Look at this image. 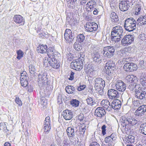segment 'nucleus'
I'll use <instances>...</instances> for the list:
<instances>
[{"mask_svg": "<svg viewBox=\"0 0 146 146\" xmlns=\"http://www.w3.org/2000/svg\"><path fill=\"white\" fill-rule=\"evenodd\" d=\"M120 121L121 125L125 131L127 130L129 126H133L137 122L136 119L131 117L123 116L120 119Z\"/></svg>", "mask_w": 146, "mask_h": 146, "instance_id": "1", "label": "nucleus"}, {"mask_svg": "<svg viewBox=\"0 0 146 146\" xmlns=\"http://www.w3.org/2000/svg\"><path fill=\"white\" fill-rule=\"evenodd\" d=\"M115 64L112 60H109L106 64V78L109 81L111 80L113 78V70L114 68Z\"/></svg>", "mask_w": 146, "mask_h": 146, "instance_id": "2", "label": "nucleus"}, {"mask_svg": "<svg viewBox=\"0 0 146 146\" xmlns=\"http://www.w3.org/2000/svg\"><path fill=\"white\" fill-rule=\"evenodd\" d=\"M136 21L133 18H130L125 21L124 27L127 31L131 32L135 29L136 25Z\"/></svg>", "mask_w": 146, "mask_h": 146, "instance_id": "3", "label": "nucleus"}, {"mask_svg": "<svg viewBox=\"0 0 146 146\" xmlns=\"http://www.w3.org/2000/svg\"><path fill=\"white\" fill-rule=\"evenodd\" d=\"M38 86L41 89H44L47 86L48 79L46 73H43L39 74L37 81Z\"/></svg>", "mask_w": 146, "mask_h": 146, "instance_id": "4", "label": "nucleus"}, {"mask_svg": "<svg viewBox=\"0 0 146 146\" xmlns=\"http://www.w3.org/2000/svg\"><path fill=\"white\" fill-rule=\"evenodd\" d=\"M135 95L137 99L140 100H145L146 98V88L145 87H139L135 89Z\"/></svg>", "mask_w": 146, "mask_h": 146, "instance_id": "5", "label": "nucleus"}, {"mask_svg": "<svg viewBox=\"0 0 146 146\" xmlns=\"http://www.w3.org/2000/svg\"><path fill=\"white\" fill-rule=\"evenodd\" d=\"M115 48L112 46H108L104 47L102 52L104 57L110 58L114 55Z\"/></svg>", "mask_w": 146, "mask_h": 146, "instance_id": "6", "label": "nucleus"}, {"mask_svg": "<svg viewBox=\"0 0 146 146\" xmlns=\"http://www.w3.org/2000/svg\"><path fill=\"white\" fill-rule=\"evenodd\" d=\"M81 58H78L75 60L70 64V66L72 68L77 71L81 70L83 67V62Z\"/></svg>", "mask_w": 146, "mask_h": 146, "instance_id": "7", "label": "nucleus"}, {"mask_svg": "<svg viewBox=\"0 0 146 146\" xmlns=\"http://www.w3.org/2000/svg\"><path fill=\"white\" fill-rule=\"evenodd\" d=\"M98 28V25L97 24L94 22H87L85 27L86 31L89 32L96 31Z\"/></svg>", "mask_w": 146, "mask_h": 146, "instance_id": "8", "label": "nucleus"}, {"mask_svg": "<svg viewBox=\"0 0 146 146\" xmlns=\"http://www.w3.org/2000/svg\"><path fill=\"white\" fill-rule=\"evenodd\" d=\"M64 38L68 42H72L74 38V34L71 30L66 29L64 34Z\"/></svg>", "mask_w": 146, "mask_h": 146, "instance_id": "9", "label": "nucleus"}, {"mask_svg": "<svg viewBox=\"0 0 146 146\" xmlns=\"http://www.w3.org/2000/svg\"><path fill=\"white\" fill-rule=\"evenodd\" d=\"M133 40V37L132 35H126L121 40L122 44L125 46H127L131 44Z\"/></svg>", "mask_w": 146, "mask_h": 146, "instance_id": "10", "label": "nucleus"}, {"mask_svg": "<svg viewBox=\"0 0 146 146\" xmlns=\"http://www.w3.org/2000/svg\"><path fill=\"white\" fill-rule=\"evenodd\" d=\"M123 68L126 72H132L137 70V65L132 62L127 63L124 65Z\"/></svg>", "mask_w": 146, "mask_h": 146, "instance_id": "11", "label": "nucleus"}, {"mask_svg": "<svg viewBox=\"0 0 146 146\" xmlns=\"http://www.w3.org/2000/svg\"><path fill=\"white\" fill-rule=\"evenodd\" d=\"M123 28L119 26H117L113 27L111 32V35H117L120 37L123 36Z\"/></svg>", "mask_w": 146, "mask_h": 146, "instance_id": "12", "label": "nucleus"}, {"mask_svg": "<svg viewBox=\"0 0 146 146\" xmlns=\"http://www.w3.org/2000/svg\"><path fill=\"white\" fill-rule=\"evenodd\" d=\"M51 121L50 117L49 116L46 117L44 121L43 129L46 133H48L51 129Z\"/></svg>", "mask_w": 146, "mask_h": 146, "instance_id": "13", "label": "nucleus"}, {"mask_svg": "<svg viewBox=\"0 0 146 146\" xmlns=\"http://www.w3.org/2000/svg\"><path fill=\"white\" fill-rule=\"evenodd\" d=\"M108 97L111 99H117L119 96L118 92L116 90L112 89L108 90Z\"/></svg>", "mask_w": 146, "mask_h": 146, "instance_id": "14", "label": "nucleus"}, {"mask_svg": "<svg viewBox=\"0 0 146 146\" xmlns=\"http://www.w3.org/2000/svg\"><path fill=\"white\" fill-rule=\"evenodd\" d=\"M116 89L119 91H124L126 89V85L121 80L117 81L115 85Z\"/></svg>", "mask_w": 146, "mask_h": 146, "instance_id": "15", "label": "nucleus"}, {"mask_svg": "<svg viewBox=\"0 0 146 146\" xmlns=\"http://www.w3.org/2000/svg\"><path fill=\"white\" fill-rule=\"evenodd\" d=\"M146 111V106L143 105L139 106L135 111V114L137 116H140L143 115Z\"/></svg>", "mask_w": 146, "mask_h": 146, "instance_id": "16", "label": "nucleus"}, {"mask_svg": "<svg viewBox=\"0 0 146 146\" xmlns=\"http://www.w3.org/2000/svg\"><path fill=\"white\" fill-rule=\"evenodd\" d=\"M67 135L70 139H72L75 136L76 133H77V130L75 131L73 127H68L66 129Z\"/></svg>", "mask_w": 146, "mask_h": 146, "instance_id": "17", "label": "nucleus"}, {"mask_svg": "<svg viewBox=\"0 0 146 146\" xmlns=\"http://www.w3.org/2000/svg\"><path fill=\"white\" fill-rule=\"evenodd\" d=\"M121 102L119 100H114L111 103L110 108H112L115 110L119 109L121 107Z\"/></svg>", "mask_w": 146, "mask_h": 146, "instance_id": "18", "label": "nucleus"}, {"mask_svg": "<svg viewBox=\"0 0 146 146\" xmlns=\"http://www.w3.org/2000/svg\"><path fill=\"white\" fill-rule=\"evenodd\" d=\"M64 118L66 120L71 119L73 117L72 112L70 110H66L63 111L62 114Z\"/></svg>", "mask_w": 146, "mask_h": 146, "instance_id": "19", "label": "nucleus"}, {"mask_svg": "<svg viewBox=\"0 0 146 146\" xmlns=\"http://www.w3.org/2000/svg\"><path fill=\"white\" fill-rule=\"evenodd\" d=\"M46 53L50 59L56 56L57 52L53 47H49L47 49Z\"/></svg>", "mask_w": 146, "mask_h": 146, "instance_id": "20", "label": "nucleus"}, {"mask_svg": "<svg viewBox=\"0 0 146 146\" xmlns=\"http://www.w3.org/2000/svg\"><path fill=\"white\" fill-rule=\"evenodd\" d=\"M94 88L102 86L104 87L105 86V82L101 78H96L95 80Z\"/></svg>", "mask_w": 146, "mask_h": 146, "instance_id": "21", "label": "nucleus"}, {"mask_svg": "<svg viewBox=\"0 0 146 146\" xmlns=\"http://www.w3.org/2000/svg\"><path fill=\"white\" fill-rule=\"evenodd\" d=\"M50 65L54 68L57 69L60 66V62L58 60H57L56 58H52L50 59Z\"/></svg>", "mask_w": 146, "mask_h": 146, "instance_id": "22", "label": "nucleus"}, {"mask_svg": "<svg viewBox=\"0 0 146 146\" xmlns=\"http://www.w3.org/2000/svg\"><path fill=\"white\" fill-rule=\"evenodd\" d=\"M106 113L105 110L103 108L99 107L95 110V115L97 117H102Z\"/></svg>", "mask_w": 146, "mask_h": 146, "instance_id": "23", "label": "nucleus"}, {"mask_svg": "<svg viewBox=\"0 0 146 146\" xmlns=\"http://www.w3.org/2000/svg\"><path fill=\"white\" fill-rule=\"evenodd\" d=\"M13 20L16 23L21 24V25L24 24L25 21L23 17L20 15H15L13 17Z\"/></svg>", "mask_w": 146, "mask_h": 146, "instance_id": "24", "label": "nucleus"}, {"mask_svg": "<svg viewBox=\"0 0 146 146\" xmlns=\"http://www.w3.org/2000/svg\"><path fill=\"white\" fill-rule=\"evenodd\" d=\"M47 45L40 44L37 47L36 50L38 53L44 54L46 52L47 49Z\"/></svg>", "mask_w": 146, "mask_h": 146, "instance_id": "25", "label": "nucleus"}, {"mask_svg": "<svg viewBox=\"0 0 146 146\" xmlns=\"http://www.w3.org/2000/svg\"><path fill=\"white\" fill-rule=\"evenodd\" d=\"M124 1L123 0L120 2L119 3V8L122 11H125L127 10L129 7L127 5Z\"/></svg>", "mask_w": 146, "mask_h": 146, "instance_id": "26", "label": "nucleus"}, {"mask_svg": "<svg viewBox=\"0 0 146 146\" xmlns=\"http://www.w3.org/2000/svg\"><path fill=\"white\" fill-rule=\"evenodd\" d=\"M99 53L96 52L92 55V57L94 61L98 63H100L101 62V59Z\"/></svg>", "mask_w": 146, "mask_h": 146, "instance_id": "27", "label": "nucleus"}, {"mask_svg": "<svg viewBox=\"0 0 146 146\" xmlns=\"http://www.w3.org/2000/svg\"><path fill=\"white\" fill-rule=\"evenodd\" d=\"M110 16L111 20L112 22L117 23L119 20L118 16L115 12H112L110 14Z\"/></svg>", "mask_w": 146, "mask_h": 146, "instance_id": "28", "label": "nucleus"}, {"mask_svg": "<svg viewBox=\"0 0 146 146\" xmlns=\"http://www.w3.org/2000/svg\"><path fill=\"white\" fill-rule=\"evenodd\" d=\"M103 106L106 108L108 111H110L111 109L110 108L111 104L107 100H103L101 102Z\"/></svg>", "mask_w": 146, "mask_h": 146, "instance_id": "29", "label": "nucleus"}, {"mask_svg": "<svg viewBox=\"0 0 146 146\" xmlns=\"http://www.w3.org/2000/svg\"><path fill=\"white\" fill-rule=\"evenodd\" d=\"M124 141L125 142L126 144H129L132 143H133L134 141V137L131 135H129L126 137L124 139Z\"/></svg>", "mask_w": 146, "mask_h": 146, "instance_id": "30", "label": "nucleus"}, {"mask_svg": "<svg viewBox=\"0 0 146 146\" xmlns=\"http://www.w3.org/2000/svg\"><path fill=\"white\" fill-rule=\"evenodd\" d=\"M137 78L133 75H129L126 76V79L127 82L130 83H133L137 80Z\"/></svg>", "mask_w": 146, "mask_h": 146, "instance_id": "31", "label": "nucleus"}, {"mask_svg": "<svg viewBox=\"0 0 146 146\" xmlns=\"http://www.w3.org/2000/svg\"><path fill=\"white\" fill-rule=\"evenodd\" d=\"M75 90V88L72 86H68L66 88V92L69 94H73Z\"/></svg>", "mask_w": 146, "mask_h": 146, "instance_id": "32", "label": "nucleus"}, {"mask_svg": "<svg viewBox=\"0 0 146 146\" xmlns=\"http://www.w3.org/2000/svg\"><path fill=\"white\" fill-rule=\"evenodd\" d=\"M140 133L146 135V122L142 124L139 129Z\"/></svg>", "mask_w": 146, "mask_h": 146, "instance_id": "33", "label": "nucleus"}, {"mask_svg": "<svg viewBox=\"0 0 146 146\" xmlns=\"http://www.w3.org/2000/svg\"><path fill=\"white\" fill-rule=\"evenodd\" d=\"M86 127L85 126L83 127L82 126H80L79 128V131H77V134L78 135L83 137L85 135V133L86 130Z\"/></svg>", "mask_w": 146, "mask_h": 146, "instance_id": "34", "label": "nucleus"}, {"mask_svg": "<svg viewBox=\"0 0 146 146\" xmlns=\"http://www.w3.org/2000/svg\"><path fill=\"white\" fill-rule=\"evenodd\" d=\"M137 21H140V25L141 26L146 24V15L141 16L138 18Z\"/></svg>", "mask_w": 146, "mask_h": 146, "instance_id": "35", "label": "nucleus"}, {"mask_svg": "<svg viewBox=\"0 0 146 146\" xmlns=\"http://www.w3.org/2000/svg\"><path fill=\"white\" fill-rule=\"evenodd\" d=\"M67 2V6L69 7L73 8L76 3L77 0H66Z\"/></svg>", "mask_w": 146, "mask_h": 146, "instance_id": "36", "label": "nucleus"}, {"mask_svg": "<svg viewBox=\"0 0 146 146\" xmlns=\"http://www.w3.org/2000/svg\"><path fill=\"white\" fill-rule=\"evenodd\" d=\"M115 139V138L113 137V136L111 135L110 136L106 137L105 139V141L106 143H111Z\"/></svg>", "mask_w": 146, "mask_h": 146, "instance_id": "37", "label": "nucleus"}, {"mask_svg": "<svg viewBox=\"0 0 146 146\" xmlns=\"http://www.w3.org/2000/svg\"><path fill=\"white\" fill-rule=\"evenodd\" d=\"M121 37L117 35H111V40L112 41H114L115 42H118L120 40V38Z\"/></svg>", "mask_w": 146, "mask_h": 146, "instance_id": "38", "label": "nucleus"}, {"mask_svg": "<svg viewBox=\"0 0 146 146\" xmlns=\"http://www.w3.org/2000/svg\"><path fill=\"white\" fill-rule=\"evenodd\" d=\"M29 70L30 73L32 74H34L36 70L35 66L32 64L29 65Z\"/></svg>", "mask_w": 146, "mask_h": 146, "instance_id": "39", "label": "nucleus"}, {"mask_svg": "<svg viewBox=\"0 0 146 146\" xmlns=\"http://www.w3.org/2000/svg\"><path fill=\"white\" fill-rule=\"evenodd\" d=\"M85 39V36L83 34H80L77 36V40L80 43L82 42Z\"/></svg>", "mask_w": 146, "mask_h": 146, "instance_id": "40", "label": "nucleus"}, {"mask_svg": "<svg viewBox=\"0 0 146 146\" xmlns=\"http://www.w3.org/2000/svg\"><path fill=\"white\" fill-rule=\"evenodd\" d=\"M70 102L71 105L74 107L78 106L79 104V101L76 99H72Z\"/></svg>", "mask_w": 146, "mask_h": 146, "instance_id": "41", "label": "nucleus"}, {"mask_svg": "<svg viewBox=\"0 0 146 146\" xmlns=\"http://www.w3.org/2000/svg\"><path fill=\"white\" fill-rule=\"evenodd\" d=\"M143 76L140 79L141 84L143 86H146V75L144 74Z\"/></svg>", "mask_w": 146, "mask_h": 146, "instance_id": "42", "label": "nucleus"}, {"mask_svg": "<svg viewBox=\"0 0 146 146\" xmlns=\"http://www.w3.org/2000/svg\"><path fill=\"white\" fill-rule=\"evenodd\" d=\"M88 104L92 106L95 103L93 98L91 97H88L86 100Z\"/></svg>", "mask_w": 146, "mask_h": 146, "instance_id": "43", "label": "nucleus"}, {"mask_svg": "<svg viewBox=\"0 0 146 146\" xmlns=\"http://www.w3.org/2000/svg\"><path fill=\"white\" fill-rule=\"evenodd\" d=\"M141 7V3L135 6V14L136 15H138L140 13Z\"/></svg>", "mask_w": 146, "mask_h": 146, "instance_id": "44", "label": "nucleus"}, {"mask_svg": "<svg viewBox=\"0 0 146 146\" xmlns=\"http://www.w3.org/2000/svg\"><path fill=\"white\" fill-rule=\"evenodd\" d=\"M27 74L25 71H23L21 73L20 77V80H26L27 79Z\"/></svg>", "mask_w": 146, "mask_h": 146, "instance_id": "45", "label": "nucleus"}, {"mask_svg": "<svg viewBox=\"0 0 146 146\" xmlns=\"http://www.w3.org/2000/svg\"><path fill=\"white\" fill-rule=\"evenodd\" d=\"M103 87L101 86L100 87H97L95 88V90L97 92L99 93L101 95H102L104 94Z\"/></svg>", "mask_w": 146, "mask_h": 146, "instance_id": "46", "label": "nucleus"}, {"mask_svg": "<svg viewBox=\"0 0 146 146\" xmlns=\"http://www.w3.org/2000/svg\"><path fill=\"white\" fill-rule=\"evenodd\" d=\"M17 58L19 60H20L23 57L24 54L23 52L20 50H17Z\"/></svg>", "mask_w": 146, "mask_h": 146, "instance_id": "47", "label": "nucleus"}, {"mask_svg": "<svg viewBox=\"0 0 146 146\" xmlns=\"http://www.w3.org/2000/svg\"><path fill=\"white\" fill-rule=\"evenodd\" d=\"M138 87H139V86L134 83L130 84L128 87L129 89L131 91H133L135 88Z\"/></svg>", "mask_w": 146, "mask_h": 146, "instance_id": "48", "label": "nucleus"}, {"mask_svg": "<svg viewBox=\"0 0 146 146\" xmlns=\"http://www.w3.org/2000/svg\"><path fill=\"white\" fill-rule=\"evenodd\" d=\"M50 60L49 58H48L45 57L43 60V62L44 66H48V64L50 65Z\"/></svg>", "mask_w": 146, "mask_h": 146, "instance_id": "49", "label": "nucleus"}, {"mask_svg": "<svg viewBox=\"0 0 146 146\" xmlns=\"http://www.w3.org/2000/svg\"><path fill=\"white\" fill-rule=\"evenodd\" d=\"M74 49L78 51H80L82 49V47L80 44H77L76 43H75L74 44Z\"/></svg>", "mask_w": 146, "mask_h": 146, "instance_id": "50", "label": "nucleus"}, {"mask_svg": "<svg viewBox=\"0 0 146 146\" xmlns=\"http://www.w3.org/2000/svg\"><path fill=\"white\" fill-rule=\"evenodd\" d=\"M62 140L61 138L59 137L56 138V143L59 146H61Z\"/></svg>", "mask_w": 146, "mask_h": 146, "instance_id": "51", "label": "nucleus"}, {"mask_svg": "<svg viewBox=\"0 0 146 146\" xmlns=\"http://www.w3.org/2000/svg\"><path fill=\"white\" fill-rule=\"evenodd\" d=\"M15 102L19 106L22 105V102L18 97H16L15 100Z\"/></svg>", "mask_w": 146, "mask_h": 146, "instance_id": "52", "label": "nucleus"}, {"mask_svg": "<svg viewBox=\"0 0 146 146\" xmlns=\"http://www.w3.org/2000/svg\"><path fill=\"white\" fill-rule=\"evenodd\" d=\"M27 82H28L27 80H20V82L21 86L24 87H26L27 85Z\"/></svg>", "mask_w": 146, "mask_h": 146, "instance_id": "53", "label": "nucleus"}, {"mask_svg": "<svg viewBox=\"0 0 146 146\" xmlns=\"http://www.w3.org/2000/svg\"><path fill=\"white\" fill-rule=\"evenodd\" d=\"M124 2L129 7L132 5V4L131 3V0H123Z\"/></svg>", "mask_w": 146, "mask_h": 146, "instance_id": "54", "label": "nucleus"}, {"mask_svg": "<svg viewBox=\"0 0 146 146\" xmlns=\"http://www.w3.org/2000/svg\"><path fill=\"white\" fill-rule=\"evenodd\" d=\"M137 0H131V3L132 4V5H135L136 6L137 5L140 4L141 2H137Z\"/></svg>", "mask_w": 146, "mask_h": 146, "instance_id": "55", "label": "nucleus"}, {"mask_svg": "<svg viewBox=\"0 0 146 146\" xmlns=\"http://www.w3.org/2000/svg\"><path fill=\"white\" fill-rule=\"evenodd\" d=\"M118 54L119 55L121 56H124L125 55V51L123 50H121L120 51H118Z\"/></svg>", "mask_w": 146, "mask_h": 146, "instance_id": "56", "label": "nucleus"}, {"mask_svg": "<svg viewBox=\"0 0 146 146\" xmlns=\"http://www.w3.org/2000/svg\"><path fill=\"white\" fill-rule=\"evenodd\" d=\"M106 126L104 125H103L102 127V134L103 135H104L106 134Z\"/></svg>", "mask_w": 146, "mask_h": 146, "instance_id": "57", "label": "nucleus"}, {"mask_svg": "<svg viewBox=\"0 0 146 146\" xmlns=\"http://www.w3.org/2000/svg\"><path fill=\"white\" fill-rule=\"evenodd\" d=\"M74 73L71 71L70 76V77L68 78V80L71 81L73 80L74 78Z\"/></svg>", "mask_w": 146, "mask_h": 146, "instance_id": "58", "label": "nucleus"}, {"mask_svg": "<svg viewBox=\"0 0 146 146\" xmlns=\"http://www.w3.org/2000/svg\"><path fill=\"white\" fill-rule=\"evenodd\" d=\"M85 87V85H80L78 87L77 89L78 91H80L83 90Z\"/></svg>", "mask_w": 146, "mask_h": 146, "instance_id": "59", "label": "nucleus"}, {"mask_svg": "<svg viewBox=\"0 0 146 146\" xmlns=\"http://www.w3.org/2000/svg\"><path fill=\"white\" fill-rule=\"evenodd\" d=\"M67 141L68 139L66 138H64V140L62 142L63 146H68V143Z\"/></svg>", "mask_w": 146, "mask_h": 146, "instance_id": "60", "label": "nucleus"}, {"mask_svg": "<svg viewBox=\"0 0 146 146\" xmlns=\"http://www.w3.org/2000/svg\"><path fill=\"white\" fill-rule=\"evenodd\" d=\"M80 57L79 58H81V59H82V62L84 60V57L85 56V53L84 52H80Z\"/></svg>", "mask_w": 146, "mask_h": 146, "instance_id": "61", "label": "nucleus"}, {"mask_svg": "<svg viewBox=\"0 0 146 146\" xmlns=\"http://www.w3.org/2000/svg\"><path fill=\"white\" fill-rule=\"evenodd\" d=\"M89 146H100V145L96 142H93L91 143Z\"/></svg>", "mask_w": 146, "mask_h": 146, "instance_id": "62", "label": "nucleus"}, {"mask_svg": "<svg viewBox=\"0 0 146 146\" xmlns=\"http://www.w3.org/2000/svg\"><path fill=\"white\" fill-rule=\"evenodd\" d=\"M133 103L134 106H139L140 104L139 101L138 100H135L133 102Z\"/></svg>", "mask_w": 146, "mask_h": 146, "instance_id": "63", "label": "nucleus"}, {"mask_svg": "<svg viewBox=\"0 0 146 146\" xmlns=\"http://www.w3.org/2000/svg\"><path fill=\"white\" fill-rule=\"evenodd\" d=\"M84 116L83 114H80L78 117V119L80 121H82L84 118Z\"/></svg>", "mask_w": 146, "mask_h": 146, "instance_id": "64", "label": "nucleus"}]
</instances>
